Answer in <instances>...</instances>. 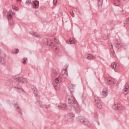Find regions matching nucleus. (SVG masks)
Listing matches in <instances>:
<instances>
[{"label": "nucleus", "mask_w": 129, "mask_h": 129, "mask_svg": "<svg viewBox=\"0 0 129 129\" xmlns=\"http://www.w3.org/2000/svg\"><path fill=\"white\" fill-rule=\"evenodd\" d=\"M53 5L54 6L57 5V0H53Z\"/></svg>", "instance_id": "obj_30"}, {"label": "nucleus", "mask_w": 129, "mask_h": 129, "mask_svg": "<svg viewBox=\"0 0 129 129\" xmlns=\"http://www.w3.org/2000/svg\"><path fill=\"white\" fill-rule=\"evenodd\" d=\"M34 35L35 36V37H36L37 38L41 37V35H40L39 33H35L34 34Z\"/></svg>", "instance_id": "obj_22"}, {"label": "nucleus", "mask_w": 129, "mask_h": 129, "mask_svg": "<svg viewBox=\"0 0 129 129\" xmlns=\"http://www.w3.org/2000/svg\"><path fill=\"white\" fill-rule=\"evenodd\" d=\"M18 2H20V1H21V0H17Z\"/></svg>", "instance_id": "obj_36"}, {"label": "nucleus", "mask_w": 129, "mask_h": 129, "mask_svg": "<svg viewBox=\"0 0 129 129\" xmlns=\"http://www.w3.org/2000/svg\"><path fill=\"white\" fill-rule=\"evenodd\" d=\"M62 81V78L61 76H58L54 80V88L56 91H59L60 90V83Z\"/></svg>", "instance_id": "obj_1"}, {"label": "nucleus", "mask_w": 129, "mask_h": 129, "mask_svg": "<svg viewBox=\"0 0 129 129\" xmlns=\"http://www.w3.org/2000/svg\"><path fill=\"white\" fill-rule=\"evenodd\" d=\"M114 6H116V7H118L119 5H120V1L119 0H115L114 2Z\"/></svg>", "instance_id": "obj_17"}, {"label": "nucleus", "mask_w": 129, "mask_h": 129, "mask_svg": "<svg viewBox=\"0 0 129 129\" xmlns=\"http://www.w3.org/2000/svg\"><path fill=\"white\" fill-rule=\"evenodd\" d=\"M122 44V42L120 41V40H118L117 41V43H116V46L117 48H121V44Z\"/></svg>", "instance_id": "obj_13"}, {"label": "nucleus", "mask_w": 129, "mask_h": 129, "mask_svg": "<svg viewBox=\"0 0 129 129\" xmlns=\"http://www.w3.org/2000/svg\"><path fill=\"white\" fill-rule=\"evenodd\" d=\"M70 14L72 15V16H74V13H73V11H71Z\"/></svg>", "instance_id": "obj_32"}, {"label": "nucleus", "mask_w": 129, "mask_h": 129, "mask_svg": "<svg viewBox=\"0 0 129 129\" xmlns=\"http://www.w3.org/2000/svg\"><path fill=\"white\" fill-rule=\"evenodd\" d=\"M14 15V12L12 11H9L8 13V19H12V15Z\"/></svg>", "instance_id": "obj_14"}, {"label": "nucleus", "mask_w": 129, "mask_h": 129, "mask_svg": "<svg viewBox=\"0 0 129 129\" xmlns=\"http://www.w3.org/2000/svg\"><path fill=\"white\" fill-rule=\"evenodd\" d=\"M12 8L13 10H15V11H18V10L19 9V8H18V7H16L15 6H13Z\"/></svg>", "instance_id": "obj_27"}, {"label": "nucleus", "mask_w": 129, "mask_h": 129, "mask_svg": "<svg viewBox=\"0 0 129 129\" xmlns=\"http://www.w3.org/2000/svg\"><path fill=\"white\" fill-rule=\"evenodd\" d=\"M123 1V2H125V1H126V0H122Z\"/></svg>", "instance_id": "obj_35"}, {"label": "nucleus", "mask_w": 129, "mask_h": 129, "mask_svg": "<svg viewBox=\"0 0 129 129\" xmlns=\"http://www.w3.org/2000/svg\"><path fill=\"white\" fill-rule=\"evenodd\" d=\"M128 90V89L124 88L123 90V93L124 94H126L127 93Z\"/></svg>", "instance_id": "obj_24"}, {"label": "nucleus", "mask_w": 129, "mask_h": 129, "mask_svg": "<svg viewBox=\"0 0 129 129\" xmlns=\"http://www.w3.org/2000/svg\"><path fill=\"white\" fill-rule=\"evenodd\" d=\"M128 88H129V86H128V84H126L125 85V89H128Z\"/></svg>", "instance_id": "obj_28"}, {"label": "nucleus", "mask_w": 129, "mask_h": 129, "mask_svg": "<svg viewBox=\"0 0 129 129\" xmlns=\"http://www.w3.org/2000/svg\"><path fill=\"white\" fill-rule=\"evenodd\" d=\"M69 103H73L74 102V100H75V98H74V97H71L69 99Z\"/></svg>", "instance_id": "obj_16"}, {"label": "nucleus", "mask_w": 129, "mask_h": 129, "mask_svg": "<svg viewBox=\"0 0 129 129\" xmlns=\"http://www.w3.org/2000/svg\"><path fill=\"white\" fill-rule=\"evenodd\" d=\"M39 2L38 1H34L33 3L34 9H38L39 8Z\"/></svg>", "instance_id": "obj_9"}, {"label": "nucleus", "mask_w": 129, "mask_h": 129, "mask_svg": "<svg viewBox=\"0 0 129 129\" xmlns=\"http://www.w3.org/2000/svg\"><path fill=\"white\" fill-rule=\"evenodd\" d=\"M0 51H1V48H0Z\"/></svg>", "instance_id": "obj_39"}, {"label": "nucleus", "mask_w": 129, "mask_h": 129, "mask_svg": "<svg viewBox=\"0 0 129 129\" xmlns=\"http://www.w3.org/2000/svg\"><path fill=\"white\" fill-rule=\"evenodd\" d=\"M119 66V65H117V63H116V62H112V63H111V67H112V68H114V69L116 68V69H117V68H118V67Z\"/></svg>", "instance_id": "obj_15"}, {"label": "nucleus", "mask_w": 129, "mask_h": 129, "mask_svg": "<svg viewBox=\"0 0 129 129\" xmlns=\"http://www.w3.org/2000/svg\"><path fill=\"white\" fill-rule=\"evenodd\" d=\"M80 119L81 122H84L85 124H88V121H87V119H85L83 117H80L79 118Z\"/></svg>", "instance_id": "obj_11"}, {"label": "nucleus", "mask_w": 129, "mask_h": 129, "mask_svg": "<svg viewBox=\"0 0 129 129\" xmlns=\"http://www.w3.org/2000/svg\"><path fill=\"white\" fill-rule=\"evenodd\" d=\"M17 111H19V112H20V111H21V110H17Z\"/></svg>", "instance_id": "obj_34"}, {"label": "nucleus", "mask_w": 129, "mask_h": 129, "mask_svg": "<svg viewBox=\"0 0 129 129\" xmlns=\"http://www.w3.org/2000/svg\"><path fill=\"white\" fill-rule=\"evenodd\" d=\"M106 83H107V84H116V83H117V82H116V80H115V79H109L106 81Z\"/></svg>", "instance_id": "obj_6"}, {"label": "nucleus", "mask_w": 129, "mask_h": 129, "mask_svg": "<svg viewBox=\"0 0 129 129\" xmlns=\"http://www.w3.org/2000/svg\"><path fill=\"white\" fill-rule=\"evenodd\" d=\"M113 109H114L115 110H117V111H120V110H125V107L119 104H114L113 106Z\"/></svg>", "instance_id": "obj_4"}, {"label": "nucleus", "mask_w": 129, "mask_h": 129, "mask_svg": "<svg viewBox=\"0 0 129 129\" xmlns=\"http://www.w3.org/2000/svg\"><path fill=\"white\" fill-rule=\"evenodd\" d=\"M95 102L96 103V105L97 108H99V109H101L102 108V104H101V102L100 101H95Z\"/></svg>", "instance_id": "obj_8"}, {"label": "nucleus", "mask_w": 129, "mask_h": 129, "mask_svg": "<svg viewBox=\"0 0 129 129\" xmlns=\"http://www.w3.org/2000/svg\"><path fill=\"white\" fill-rule=\"evenodd\" d=\"M23 64H26L27 63V58H24L23 59Z\"/></svg>", "instance_id": "obj_26"}, {"label": "nucleus", "mask_w": 129, "mask_h": 129, "mask_svg": "<svg viewBox=\"0 0 129 129\" xmlns=\"http://www.w3.org/2000/svg\"><path fill=\"white\" fill-rule=\"evenodd\" d=\"M103 3V0H98V7H101L102 6Z\"/></svg>", "instance_id": "obj_20"}, {"label": "nucleus", "mask_w": 129, "mask_h": 129, "mask_svg": "<svg viewBox=\"0 0 129 129\" xmlns=\"http://www.w3.org/2000/svg\"><path fill=\"white\" fill-rule=\"evenodd\" d=\"M21 82H23V83H26L27 82V79H22Z\"/></svg>", "instance_id": "obj_23"}, {"label": "nucleus", "mask_w": 129, "mask_h": 129, "mask_svg": "<svg viewBox=\"0 0 129 129\" xmlns=\"http://www.w3.org/2000/svg\"><path fill=\"white\" fill-rule=\"evenodd\" d=\"M29 4H31V2H29Z\"/></svg>", "instance_id": "obj_37"}, {"label": "nucleus", "mask_w": 129, "mask_h": 129, "mask_svg": "<svg viewBox=\"0 0 129 129\" xmlns=\"http://www.w3.org/2000/svg\"><path fill=\"white\" fill-rule=\"evenodd\" d=\"M101 94L103 97H106V96H107V94H108L107 90H103L101 93Z\"/></svg>", "instance_id": "obj_12"}, {"label": "nucleus", "mask_w": 129, "mask_h": 129, "mask_svg": "<svg viewBox=\"0 0 129 129\" xmlns=\"http://www.w3.org/2000/svg\"><path fill=\"white\" fill-rule=\"evenodd\" d=\"M14 53H15V54H18V53H19V49H15L14 50Z\"/></svg>", "instance_id": "obj_29"}, {"label": "nucleus", "mask_w": 129, "mask_h": 129, "mask_svg": "<svg viewBox=\"0 0 129 129\" xmlns=\"http://www.w3.org/2000/svg\"><path fill=\"white\" fill-rule=\"evenodd\" d=\"M54 40H56V38H54Z\"/></svg>", "instance_id": "obj_38"}, {"label": "nucleus", "mask_w": 129, "mask_h": 129, "mask_svg": "<svg viewBox=\"0 0 129 129\" xmlns=\"http://www.w3.org/2000/svg\"><path fill=\"white\" fill-rule=\"evenodd\" d=\"M61 74L62 77L65 79H66V78L68 77V75L67 74V72H66V70H63L61 72Z\"/></svg>", "instance_id": "obj_10"}, {"label": "nucleus", "mask_w": 129, "mask_h": 129, "mask_svg": "<svg viewBox=\"0 0 129 129\" xmlns=\"http://www.w3.org/2000/svg\"><path fill=\"white\" fill-rule=\"evenodd\" d=\"M85 57L88 60H93V59H95V57L93 56L92 54L86 53L85 54Z\"/></svg>", "instance_id": "obj_5"}, {"label": "nucleus", "mask_w": 129, "mask_h": 129, "mask_svg": "<svg viewBox=\"0 0 129 129\" xmlns=\"http://www.w3.org/2000/svg\"><path fill=\"white\" fill-rule=\"evenodd\" d=\"M0 64H5V58L0 56Z\"/></svg>", "instance_id": "obj_21"}, {"label": "nucleus", "mask_w": 129, "mask_h": 129, "mask_svg": "<svg viewBox=\"0 0 129 129\" xmlns=\"http://www.w3.org/2000/svg\"><path fill=\"white\" fill-rule=\"evenodd\" d=\"M124 25L125 27H126L129 25V18H127L125 21H124Z\"/></svg>", "instance_id": "obj_19"}, {"label": "nucleus", "mask_w": 129, "mask_h": 129, "mask_svg": "<svg viewBox=\"0 0 129 129\" xmlns=\"http://www.w3.org/2000/svg\"><path fill=\"white\" fill-rule=\"evenodd\" d=\"M54 52H55L57 54H58V53H59V49L55 48L54 50Z\"/></svg>", "instance_id": "obj_25"}, {"label": "nucleus", "mask_w": 129, "mask_h": 129, "mask_svg": "<svg viewBox=\"0 0 129 129\" xmlns=\"http://www.w3.org/2000/svg\"><path fill=\"white\" fill-rule=\"evenodd\" d=\"M43 43L44 45H47V46H49V47L52 46V48H55V45H54V43L53 41L50 39H48L47 38H44L43 39Z\"/></svg>", "instance_id": "obj_3"}, {"label": "nucleus", "mask_w": 129, "mask_h": 129, "mask_svg": "<svg viewBox=\"0 0 129 129\" xmlns=\"http://www.w3.org/2000/svg\"><path fill=\"white\" fill-rule=\"evenodd\" d=\"M15 107H16V108L19 109V105H18V104H16L15 106Z\"/></svg>", "instance_id": "obj_33"}, {"label": "nucleus", "mask_w": 129, "mask_h": 129, "mask_svg": "<svg viewBox=\"0 0 129 129\" xmlns=\"http://www.w3.org/2000/svg\"><path fill=\"white\" fill-rule=\"evenodd\" d=\"M121 47H122L123 48L125 47V44L122 42Z\"/></svg>", "instance_id": "obj_31"}, {"label": "nucleus", "mask_w": 129, "mask_h": 129, "mask_svg": "<svg viewBox=\"0 0 129 129\" xmlns=\"http://www.w3.org/2000/svg\"><path fill=\"white\" fill-rule=\"evenodd\" d=\"M63 119L64 121L71 122V121H73V119H74V114H68L67 115H66L63 117Z\"/></svg>", "instance_id": "obj_2"}, {"label": "nucleus", "mask_w": 129, "mask_h": 129, "mask_svg": "<svg viewBox=\"0 0 129 129\" xmlns=\"http://www.w3.org/2000/svg\"><path fill=\"white\" fill-rule=\"evenodd\" d=\"M67 44H75L76 43V40L74 38H71L67 40Z\"/></svg>", "instance_id": "obj_7"}, {"label": "nucleus", "mask_w": 129, "mask_h": 129, "mask_svg": "<svg viewBox=\"0 0 129 129\" xmlns=\"http://www.w3.org/2000/svg\"><path fill=\"white\" fill-rule=\"evenodd\" d=\"M58 106L59 107H60V108H62L63 109H64V108H66V105L63 103H59V104L58 105Z\"/></svg>", "instance_id": "obj_18"}]
</instances>
